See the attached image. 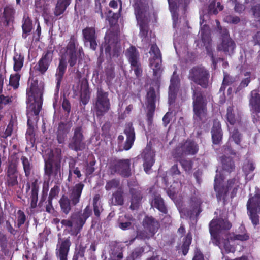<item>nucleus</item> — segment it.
Returning <instances> with one entry per match:
<instances>
[{
  "label": "nucleus",
  "mask_w": 260,
  "mask_h": 260,
  "mask_svg": "<svg viewBox=\"0 0 260 260\" xmlns=\"http://www.w3.org/2000/svg\"><path fill=\"white\" fill-rule=\"evenodd\" d=\"M170 82L169 91V103L171 104L174 102L179 83V78L176 75L175 72L173 73Z\"/></svg>",
  "instance_id": "26"
},
{
  "label": "nucleus",
  "mask_w": 260,
  "mask_h": 260,
  "mask_svg": "<svg viewBox=\"0 0 260 260\" xmlns=\"http://www.w3.org/2000/svg\"><path fill=\"white\" fill-rule=\"evenodd\" d=\"M125 55L132 66H137L139 61V52L135 47L131 46L125 52Z\"/></svg>",
  "instance_id": "31"
},
{
  "label": "nucleus",
  "mask_w": 260,
  "mask_h": 260,
  "mask_svg": "<svg viewBox=\"0 0 260 260\" xmlns=\"http://www.w3.org/2000/svg\"><path fill=\"white\" fill-rule=\"evenodd\" d=\"M226 116L228 122L231 125L230 126H233L237 123H238L240 120L239 113L237 109L234 108L233 105L227 108Z\"/></svg>",
  "instance_id": "30"
},
{
  "label": "nucleus",
  "mask_w": 260,
  "mask_h": 260,
  "mask_svg": "<svg viewBox=\"0 0 260 260\" xmlns=\"http://www.w3.org/2000/svg\"><path fill=\"white\" fill-rule=\"evenodd\" d=\"M91 213V209L89 206H87L83 213H74L71 215L70 219L61 220V223L62 225L70 228L68 232L71 235L77 236Z\"/></svg>",
  "instance_id": "6"
},
{
  "label": "nucleus",
  "mask_w": 260,
  "mask_h": 260,
  "mask_svg": "<svg viewBox=\"0 0 260 260\" xmlns=\"http://www.w3.org/2000/svg\"><path fill=\"white\" fill-rule=\"evenodd\" d=\"M224 21L233 24H237L240 21V19L237 16L227 15L224 18Z\"/></svg>",
  "instance_id": "58"
},
{
  "label": "nucleus",
  "mask_w": 260,
  "mask_h": 260,
  "mask_svg": "<svg viewBox=\"0 0 260 260\" xmlns=\"http://www.w3.org/2000/svg\"><path fill=\"white\" fill-rule=\"evenodd\" d=\"M123 192L121 189H118L113 194L112 203L114 205H121L123 204Z\"/></svg>",
  "instance_id": "47"
},
{
  "label": "nucleus",
  "mask_w": 260,
  "mask_h": 260,
  "mask_svg": "<svg viewBox=\"0 0 260 260\" xmlns=\"http://www.w3.org/2000/svg\"><path fill=\"white\" fill-rule=\"evenodd\" d=\"M26 217L23 211L19 210L17 212V226L20 228L25 221Z\"/></svg>",
  "instance_id": "56"
},
{
  "label": "nucleus",
  "mask_w": 260,
  "mask_h": 260,
  "mask_svg": "<svg viewBox=\"0 0 260 260\" xmlns=\"http://www.w3.org/2000/svg\"><path fill=\"white\" fill-rule=\"evenodd\" d=\"M124 132L126 136V141L124 143H123V136L119 135L118 137V145L121 151L129 150L132 147L135 138L134 129L132 124L128 123L126 125Z\"/></svg>",
  "instance_id": "17"
},
{
  "label": "nucleus",
  "mask_w": 260,
  "mask_h": 260,
  "mask_svg": "<svg viewBox=\"0 0 260 260\" xmlns=\"http://www.w3.org/2000/svg\"><path fill=\"white\" fill-rule=\"evenodd\" d=\"M85 143L82 128L78 126L74 129V135L70 139L68 147L76 151H81L85 148Z\"/></svg>",
  "instance_id": "15"
},
{
  "label": "nucleus",
  "mask_w": 260,
  "mask_h": 260,
  "mask_svg": "<svg viewBox=\"0 0 260 260\" xmlns=\"http://www.w3.org/2000/svg\"><path fill=\"white\" fill-rule=\"evenodd\" d=\"M13 69L16 72L20 71L23 66L24 57L18 54H15L13 56Z\"/></svg>",
  "instance_id": "45"
},
{
  "label": "nucleus",
  "mask_w": 260,
  "mask_h": 260,
  "mask_svg": "<svg viewBox=\"0 0 260 260\" xmlns=\"http://www.w3.org/2000/svg\"><path fill=\"white\" fill-rule=\"evenodd\" d=\"M85 39V43L89 42L90 47L92 50H95L97 43L96 42L95 30L93 27H87L82 31Z\"/></svg>",
  "instance_id": "27"
},
{
  "label": "nucleus",
  "mask_w": 260,
  "mask_h": 260,
  "mask_svg": "<svg viewBox=\"0 0 260 260\" xmlns=\"http://www.w3.org/2000/svg\"><path fill=\"white\" fill-rule=\"evenodd\" d=\"M110 256L111 260H121L123 257L121 248L118 245H113L111 247Z\"/></svg>",
  "instance_id": "40"
},
{
  "label": "nucleus",
  "mask_w": 260,
  "mask_h": 260,
  "mask_svg": "<svg viewBox=\"0 0 260 260\" xmlns=\"http://www.w3.org/2000/svg\"><path fill=\"white\" fill-rule=\"evenodd\" d=\"M94 164L93 162H91L88 164L86 167L85 173L86 175L91 174L94 171V168L93 167Z\"/></svg>",
  "instance_id": "63"
},
{
  "label": "nucleus",
  "mask_w": 260,
  "mask_h": 260,
  "mask_svg": "<svg viewBox=\"0 0 260 260\" xmlns=\"http://www.w3.org/2000/svg\"><path fill=\"white\" fill-rule=\"evenodd\" d=\"M248 214L253 225L259 223L257 212H260V195L256 194L250 198L247 204Z\"/></svg>",
  "instance_id": "14"
},
{
  "label": "nucleus",
  "mask_w": 260,
  "mask_h": 260,
  "mask_svg": "<svg viewBox=\"0 0 260 260\" xmlns=\"http://www.w3.org/2000/svg\"><path fill=\"white\" fill-rule=\"evenodd\" d=\"M245 76L246 77L244 79H243L238 87L239 89H241L242 88H244L248 86V84L250 82V75L249 72H246L245 74Z\"/></svg>",
  "instance_id": "57"
},
{
  "label": "nucleus",
  "mask_w": 260,
  "mask_h": 260,
  "mask_svg": "<svg viewBox=\"0 0 260 260\" xmlns=\"http://www.w3.org/2000/svg\"><path fill=\"white\" fill-rule=\"evenodd\" d=\"M133 220L132 217L129 216H121L118 220V227L122 230L129 229L132 226Z\"/></svg>",
  "instance_id": "41"
},
{
  "label": "nucleus",
  "mask_w": 260,
  "mask_h": 260,
  "mask_svg": "<svg viewBox=\"0 0 260 260\" xmlns=\"http://www.w3.org/2000/svg\"><path fill=\"white\" fill-rule=\"evenodd\" d=\"M192 240L191 235L188 234L183 239V244L182 247L183 254L185 255L189 250L190 244H191Z\"/></svg>",
  "instance_id": "50"
},
{
  "label": "nucleus",
  "mask_w": 260,
  "mask_h": 260,
  "mask_svg": "<svg viewBox=\"0 0 260 260\" xmlns=\"http://www.w3.org/2000/svg\"><path fill=\"white\" fill-rule=\"evenodd\" d=\"M62 54L60 59L59 64L56 73L57 81L56 87L59 88L65 71L67 68V57L68 56V62L71 67L74 66L77 62V54L81 56L83 51L81 47H78V44L76 39L72 37L67 45L66 48L61 49Z\"/></svg>",
  "instance_id": "2"
},
{
  "label": "nucleus",
  "mask_w": 260,
  "mask_h": 260,
  "mask_svg": "<svg viewBox=\"0 0 260 260\" xmlns=\"http://www.w3.org/2000/svg\"><path fill=\"white\" fill-rule=\"evenodd\" d=\"M129 159L115 160L111 165L110 169L112 174L118 173L123 177H129L131 175Z\"/></svg>",
  "instance_id": "16"
},
{
  "label": "nucleus",
  "mask_w": 260,
  "mask_h": 260,
  "mask_svg": "<svg viewBox=\"0 0 260 260\" xmlns=\"http://www.w3.org/2000/svg\"><path fill=\"white\" fill-rule=\"evenodd\" d=\"M120 184V181L119 180L117 179H112L107 182L105 188L107 190H110L112 189H115L117 188Z\"/></svg>",
  "instance_id": "54"
},
{
  "label": "nucleus",
  "mask_w": 260,
  "mask_h": 260,
  "mask_svg": "<svg viewBox=\"0 0 260 260\" xmlns=\"http://www.w3.org/2000/svg\"><path fill=\"white\" fill-rule=\"evenodd\" d=\"M149 53L150 66L153 70V75L156 78L160 77L162 72L161 69V55L160 50L156 44H152L151 46Z\"/></svg>",
  "instance_id": "11"
},
{
  "label": "nucleus",
  "mask_w": 260,
  "mask_h": 260,
  "mask_svg": "<svg viewBox=\"0 0 260 260\" xmlns=\"http://www.w3.org/2000/svg\"><path fill=\"white\" fill-rule=\"evenodd\" d=\"M255 168V165L252 160L247 159L246 160L242 167L243 172H244L247 179L250 180L253 177V174L248 176L249 174H252Z\"/></svg>",
  "instance_id": "35"
},
{
  "label": "nucleus",
  "mask_w": 260,
  "mask_h": 260,
  "mask_svg": "<svg viewBox=\"0 0 260 260\" xmlns=\"http://www.w3.org/2000/svg\"><path fill=\"white\" fill-rule=\"evenodd\" d=\"M228 128L231 133L230 139L232 140L237 144L240 142L241 136L237 129H234L233 126L228 125Z\"/></svg>",
  "instance_id": "49"
},
{
  "label": "nucleus",
  "mask_w": 260,
  "mask_h": 260,
  "mask_svg": "<svg viewBox=\"0 0 260 260\" xmlns=\"http://www.w3.org/2000/svg\"><path fill=\"white\" fill-rule=\"evenodd\" d=\"M222 179L218 178L216 175L214 179V189L216 192V197L219 200L224 199L227 192L232 189V197H233L236 193L237 187L239 186V181L236 178L230 180L228 182L226 187H220V182Z\"/></svg>",
  "instance_id": "9"
},
{
  "label": "nucleus",
  "mask_w": 260,
  "mask_h": 260,
  "mask_svg": "<svg viewBox=\"0 0 260 260\" xmlns=\"http://www.w3.org/2000/svg\"><path fill=\"white\" fill-rule=\"evenodd\" d=\"M61 154V150L59 148L54 151L51 149L45 151V173L49 177H53L58 179L60 177Z\"/></svg>",
  "instance_id": "4"
},
{
  "label": "nucleus",
  "mask_w": 260,
  "mask_h": 260,
  "mask_svg": "<svg viewBox=\"0 0 260 260\" xmlns=\"http://www.w3.org/2000/svg\"><path fill=\"white\" fill-rule=\"evenodd\" d=\"M94 213L95 216H99L101 212L103 211V208L101 203L93 204Z\"/></svg>",
  "instance_id": "61"
},
{
  "label": "nucleus",
  "mask_w": 260,
  "mask_h": 260,
  "mask_svg": "<svg viewBox=\"0 0 260 260\" xmlns=\"http://www.w3.org/2000/svg\"><path fill=\"white\" fill-rule=\"evenodd\" d=\"M133 6L137 23L140 27V36L142 38V41L146 42L149 15L146 0H134Z\"/></svg>",
  "instance_id": "5"
},
{
  "label": "nucleus",
  "mask_w": 260,
  "mask_h": 260,
  "mask_svg": "<svg viewBox=\"0 0 260 260\" xmlns=\"http://www.w3.org/2000/svg\"><path fill=\"white\" fill-rule=\"evenodd\" d=\"M5 185L9 187H13L18 184L17 164L13 161L9 163L5 170Z\"/></svg>",
  "instance_id": "19"
},
{
  "label": "nucleus",
  "mask_w": 260,
  "mask_h": 260,
  "mask_svg": "<svg viewBox=\"0 0 260 260\" xmlns=\"http://www.w3.org/2000/svg\"><path fill=\"white\" fill-rule=\"evenodd\" d=\"M201 204V201L200 199L197 197H193L191 198L190 202L191 209H183L181 210V212L190 218L195 214L198 215L201 211L200 208Z\"/></svg>",
  "instance_id": "25"
},
{
  "label": "nucleus",
  "mask_w": 260,
  "mask_h": 260,
  "mask_svg": "<svg viewBox=\"0 0 260 260\" xmlns=\"http://www.w3.org/2000/svg\"><path fill=\"white\" fill-rule=\"evenodd\" d=\"M143 230L137 232V238L145 240L153 237L159 228V223L152 216H146L143 221Z\"/></svg>",
  "instance_id": "8"
},
{
  "label": "nucleus",
  "mask_w": 260,
  "mask_h": 260,
  "mask_svg": "<svg viewBox=\"0 0 260 260\" xmlns=\"http://www.w3.org/2000/svg\"><path fill=\"white\" fill-rule=\"evenodd\" d=\"M170 174L172 175L173 178H175L177 176H179L181 177L180 172L179 171L178 169V166L176 165H174L170 169Z\"/></svg>",
  "instance_id": "60"
},
{
  "label": "nucleus",
  "mask_w": 260,
  "mask_h": 260,
  "mask_svg": "<svg viewBox=\"0 0 260 260\" xmlns=\"http://www.w3.org/2000/svg\"><path fill=\"white\" fill-rule=\"evenodd\" d=\"M111 36L110 34H106L105 37L106 44L104 46L105 52L106 53H108L110 56L111 55V53H110L111 49L112 47L114 46V41L110 39Z\"/></svg>",
  "instance_id": "51"
},
{
  "label": "nucleus",
  "mask_w": 260,
  "mask_h": 260,
  "mask_svg": "<svg viewBox=\"0 0 260 260\" xmlns=\"http://www.w3.org/2000/svg\"><path fill=\"white\" fill-rule=\"evenodd\" d=\"M21 161L23 166V170L26 177H28L30 176L33 168L32 164L30 162V159L24 156H22Z\"/></svg>",
  "instance_id": "43"
},
{
  "label": "nucleus",
  "mask_w": 260,
  "mask_h": 260,
  "mask_svg": "<svg viewBox=\"0 0 260 260\" xmlns=\"http://www.w3.org/2000/svg\"><path fill=\"white\" fill-rule=\"evenodd\" d=\"M168 1L169 5L170 10L172 14V19L174 21L173 25H174L175 21L178 19V13L177 12L178 6L177 5V2L178 3L179 5L182 4L183 6H185L188 3L189 0H175V1H173V0H168Z\"/></svg>",
  "instance_id": "33"
},
{
  "label": "nucleus",
  "mask_w": 260,
  "mask_h": 260,
  "mask_svg": "<svg viewBox=\"0 0 260 260\" xmlns=\"http://www.w3.org/2000/svg\"><path fill=\"white\" fill-rule=\"evenodd\" d=\"M84 186V185L83 184L79 183L69 189L68 198L73 206H75L79 203Z\"/></svg>",
  "instance_id": "24"
},
{
  "label": "nucleus",
  "mask_w": 260,
  "mask_h": 260,
  "mask_svg": "<svg viewBox=\"0 0 260 260\" xmlns=\"http://www.w3.org/2000/svg\"><path fill=\"white\" fill-rule=\"evenodd\" d=\"M59 191V188L57 186H54L52 188L49 193V200H52L54 198L58 195Z\"/></svg>",
  "instance_id": "59"
},
{
  "label": "nucleus",
  "mask_w": 260,
  "mask_h": 260,
  "mask_svg": "<svg viewBox=\"0 0 260 260\" xmlns=\"http://www.w3.org/2000/svg\"><path fill=\"white\" fill-rule=\"evenodd\" d=\"M71 0H58L54 12L56 16L62 14L70 4Z\"/></svg>",
  "instance_id": "39"
},
{
  "label": "nucleus",
  "mask_w": 260,
  "mask_h": 260,
  "mask_svg": "<svg viewBox=\"0 0 260 260\" xmlns=\"http://www.w3.org/2000/svg\"><path fill=\"white\" fill-rule=\"evenodd\" d=\"M72 173L76 175L78 178H80L82 176L80 171L78 167H75L74 165L70 163L69 164V180L70 179Z\"/></svg>",
  "instance_id": "55"
},
{
  "label": "nucleus",
  "mask_w": 260,
  "mask_h": 260,
  "mask_svg": "<svg viewBox=\"0 0 260 260\" xmlns=\"http://www.w3.org/2000/svg\"><path fill=\"white\" fill-rule=\"evenodd\" d=\"M143 158L144 159L143 164L144 170L147 173H148L154 163L153 153L151 151H148L147 153L144 152Z\"/></svg>",
  "instance_id": "37"
},
{
  "label": "nucleus",
  "mask_w": 260,
  "mask_h": 260,
  "mask_svg": "<svg viewBox=\"0 0 260 260\" xmlns=\"http://www.w3.org/2000/svg\"><path fill=\"white\" fill-rule=\"evenodd\" d=\"M206 104L200 91H193V111L195 123L198 125L206 120Z\"/></svg>",
  "instance_id": "7"
},
{
  "label": "nucleus",
  "mask_w": 260,
  "mask_h": 260,
  "mask_svg": "<svg viewBox=\"0 0 260 260\" xmlns=\"http://www.w3.org/2000/svg\"><path fill=\"white\" fill-rule=\"evenodd\" d=\"M11 102V98L0 95V108L3 107V105H6Z\"/></svg>",
  "instance_id": "62"
},
{
  "label": "nucleus",
  "mask_w": 260,
  "mask_h": 260,
  "mask_svg": "<svg viewBox=\"0 0 260 260\" xmlns=\"http://www.w3.org/2000/svg\"><path fill=\"white\" fill-rule=\"evenodd\" d=\"M231 227V224L226 219H213L209 224V231L212 237V242L218 246L222 253L233 252V248L231 246L228 239L220 240V235L226 233Z\"/></svg>",
  "instance_id": "3"
},
{
  "label": "nucleus",
  "mask_w": 260,
  "mask_h": 260,
  "mask_svg": "<svg viewBox=\"0 0 260 260\" xmlns=\"http://www.w3.org/2000/svg\"><path fill=\"white\" fill-rule=\"evenodd\" d=\"M216 23L218 29L220 30L222 39V43L218 46V49L230 54L234 50L235 44L230 38L228 30L226 28L222 29L218 21H216Z\"/></svg>",
  "instance_id": "18"
},
{
  "label": "nucleus",
  "mask_w": 260,
  "mask_h": 260,
  "mask_svg": "<svg viewBox=\"0 0 260 260\" xmlns=\"http://www.w3.org/2000/svg\"><path fill=\"white\" fill-rule=\"evenodd\" d=\"M152 205L157 208L162 213L166 214L167 209L162 199L159 196H156L152 202Z\"/></svg>",
  "instance_id": "44"
},
{
  "label": "nucleus",
  "mask_w": 260,
  "mask_h": 260,
  "mask_svg": "<svg viewBox=\"0 0 260 260\" xmlns=\"http://www.w3.org/2000/svg\"><path fill=\"white\" fill-rule=\"evenodd\" d=\"M211 133L213 143L215 144H219L222 138V132L220 123L218 121H214Z\"/></svg>",
  "instance_id": "32"
},
{
  "label": "nucleus",
  "mask_w": 260,
  "mask_h": 260,
  "mask_svg": "<svg viewBox=\"0 0 260 260\" xmlns=\"http://www.w3.org/2000/svg\"><path fill=\"white\" fill-rule=\"evenodd\" d=\"M59 204L61 211L67 215L71 209V202L68 196H62L59 200Z\"/></svg>",
  "instance_id": "38"
},
{
  "label": "nucleus",
  "mask_w": 260,
  "mask_h": 260,
  "mask_svg": "<svg viewBox=\"0 0 260 260\" xmlns=\"http://www.w3.org/2000/svg\"><path fill=\"white\" fill-rule=\"evenodd\" d=\"M53 51L47 50L43 54L41 58L39 60L37 64L34 68L39 71L41 73H44L48 69L53 58Z\"/></svg>",
  "instance_id": "23"
},
{
  "label": "nucleus",
  "mask_w": 260,
  "mask_h": 260,
  "mask_svg": "<svg viewBox=\"0 0 260 260\" xmlns=\"http://www.w3.org/2000/svg\"><path fill=\"white\" fill-rule=\"evenodd\" d=\"M71 128L70 124L60 123L59 124L57 132V139L60 144H63L67 137V134Z\"/></svg>",
  "instance_id": "34"
},
{
  "label": "nucleus",
  "mask_w": 260,
  "mask_h": 260,
  "mask_svg": "<svg viewBox=\"0 0 260 260\" xmlns=\"http://www.w3.org/2000/svg\"><path fill=\"white\" fill-rule=\"evenodd\" d=\"M132 197L131 199V205L130 208L132 210H135L137 209L139 205L140 201L141 199V196L139 192L133 193L132 191Z\"/></svg>",
  "instance_id": "48"
},
{
  "label": "nucleus",
  "mask_w": 260,
  "mask_h": 260,
  "mask_svg": "<svg viewBox=\"0 0 260 260\" xmlns=\"http://www.w3.org/2000/svg\"><path fill=\"white\" fill-rule=\"evenodd\" d=\"M108 93L101 88H98L94 109L98 116H103L108 111L110 107Z\"/></svg>",
  "instance_id": "10"
},
{
  "label": "nucleus",
  "mask_w": 260,
  "mask_h": 260,
  "mask_svg": "<svg viewBox=\"0 0 260 260\" xmlns=\"http://www.w3.org/2000/svg\"><path fill=\"white\" fill-rule=\"evenodd\" d=\"M81 101L86 105L90 98V92L86 82L82 83L81 89Z\"/></svg>",
  "instance_id": "42"
},
{
  "label": "nucleus",
  "mask_w": 260,
  "mask_h": 260,
  "mask_svg": "<svg viewBox=\"0 0 260 260\" xmlns=\"http://www.w3.org/2000/svg\"><path fill=\"white\" fill-rule=\"evenodd\" d=\"M34 187L32 189L31 195V207L35 208L38 201V193L36 185L33 183Z\"/></svg>",
  "instance_id": "53"
},
{
  "label": "nucleus",
  "mask_w": 260,
  "mask_h": 260,
  "mask_svg": "<svg viewBox=\"0 0 260 260\" xmlns=\"http://www.w3.org/2000/svg\"><path fill=\"white\" fill-rule=\"evenodd\" d=\"M221 162L223 169L228 172H231L234 169V164L231 158L224 156L222 158Z\"/></svg>",
  "instance_id": "46"
},
{
  "label": "nucleus",
  "mask_w": 260,
  "mask_h": 260,
  "mask_svg": "<svg viewBox=\"0 0 260 260\" xmlns=\"http://www.w3.org/2000/svg\"><path fill=\"white\" fill-rule=\"evenodd\" d=\"M71 245V238H59L58 240L55 254L59 260H67V257Z\"/></svg>",
  "instance_id": "21"
},
{
  "label": "nucleus",
  "mask_w": 260,
  "mask_h": 260,
  "mask_svg": "<svg viewBox=\"0 0 260 260\" xmlns=\"http://www.w3.org/2000/svg\"><path fill=\"white\" fill-rule=\"evenodd\" d=\"M188 78L195 83L206 87L208 84L209 73L203 67L197 66L190 69Z\"/></svg>",
  "instance_id": "12"
},
{
  "label": "nucleus",
  "mask_w": 260,
  "mask_h": 260,
  "mask_svg": "<svg viewBox=\"0 0 260 260\" xmlns=\"http://www.w3.org/2000/svg\"><path fill=\"white\" fill-rule=\"evenodd\" d=\"M22 27L23 30L22 37L24 39H26L27 37L30 35L32 28V26L31 21L29 18L25 15L24 16L23 18V24Z\"/></svg>",
  "instance_id": "36"
},
{
  "label": "nucleus",
  "mask_w": 260,
  "mask_h": 260,
  "mask_svg": "<svg viewBox=\"0 0 260 260\" xmlns=\"http://www.w3.org/2000/svg\"><path fill=\"white\" fill-rule=\"evenodd\" d=\"M14 14V9L11 6H7L4 8L3 13L0 9V28L8 25Z\"/></svg>",
  "instance_id": "28"
},
{
  "label": "nucleus",
  "mask_w": 260,
  "mask_h": 260,
  "mask_svg": "<svg viewBox=\"0 0 260 260\" xmlns=\"http://www.w3.org/2000/svg\"><path fill=\"white\" fill-rule=\"evenodd\" d=\"M157 100V95L153 88H150L147 93V107L148 112L147 114L148 122L151 123L152 121L154 112L155 109V103Z\"/></svg>",
  "instance_id": "22"
},
{
  "label": "nucleus",
  "mask_w": 260,
  "mask_h": 260,
  "mask_svg": "<svg viewBox=\"0 0 260 260\" xmlns=\"http://www.w3.org/2000/svg\"><path fill=\"white\" fill-rule=\"evenodd\" d=\"M20 75L16 73L15 75H11L10 78V85L14 87V89L18 88L19 85Z\"/></svg>",
  "instance_id": "52"
},
{
  "label": "nucleus",
  "mask_w": 260,
  "mask_h": 260,
  "mask_svg": "<svg viewBox=\"0 0 260 260\" xmlns=\"http://www.w3.org/2000/svg\"><path fill=\"white\" fill-rule=\"evenodd\" d=\"M249 105L251 111H254L256 115V113H260V94L256 90H253L250 93Z\"/></svg>",
  "instance_id": "29"
},
{
  "label": "nucleus",
  "mask_w": 260,
  "mask_h": 260,
  "mask_svg": "<svg viewBox=\"0 0 260 260\" xmlns=\"http://www.w3.org/2000/svg\"><path fill=\"white\" fill-rule=\"evenodd\" d=\"M198 151L197 144L191 140H187L183 144H179L174 151V156L175 157H181L184 155L194 154Z\"/></svg>",
  "instance_id": "20"
},
{
  "label": "nucleus",
  "mask_w": 260,
  "mask_h": 260,
  "mask_svg": "<svg viewBox=\"0 0 260 260\" xmlns=\"http://www.w3.org/2000/svg\"><path fill=\"white\" fill-rule=\"evenodd\" d=\"M27 125L29 129L27 133H32L31 127L39 119L38 115L42 108L43 102V89L38 86L36 80H29L26 90Z\"/></svg>",
  "instance_id": "1"
},
{
  "label": "nucleus",
  "mask_w": 260,
  "mask_h": 260,
  "mask_svg": "<svg viewBox=\"0 0 260 260\" xmlns=\"http://www.w3.org/2000/svg\"><path fill=\"white\" fill-rule=\"evenodd\" d=\"M204 22V19L202 17H200V24L201 25V30L199 32L200 37L204 46H205L207 53L211 57V59L213 62L214 67L215 66V61L213 56L212 52V48L211 46V39L210 37V30L209 27L206 25L202 26Z\"/></svg>",
  "instance_id": "13"
},
{
  "label": "nucleus",
  "mask_w": 260,
  "mask_h": 260,
  "mask_svg": "<svg viewBox=\"0 0 260 260\" xmlns=\"http://www.w3.org/2000/svg\"><path fill=\"white\" fill-rule=\"evenodd\" d=\"M251 10L255 17H260V4L252 7Z\"/></svg>",
  "instance_id": "64"
}]
</instances>
